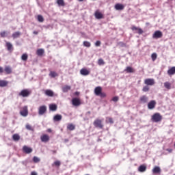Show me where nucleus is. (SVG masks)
I'll return each mask as SVG.
<instances>
[{
	"instance_id": "nucleus-1",
	"label": "nucleus",
	"mask_w": 175,
	"mask_h": 175,
	"mask_svg": "<svg viewBox=\"0 0 175 175\" xmlns=\"http://www.w3.org/2000/svg\"><path fill=\"white\" fill-rule=\"evenodd\" d=\"M152 122H161L162 121V116L159 113H155L152 116Z\"/></svg>"
},
{
	"instance_id": "nucleus-2",
	"label": "nucleus",
	"mask_w": 175,
	"mask_h": 175,
	"mask_svg": "<svg viewBox=\"0 0 175 175\" xmlns=\"http://www.w3.org/2000/svg\"><path fill=\"white\" fill-rule=\"evenodd\" d=\"M31 93L32 92L29 89H24L18 93V96H22V98H28Z\"/></svg>"
},
{
	"instance_id": "nucleus-3",
	"label": "nucleus",
	"mask_w": 175,
	"mask_h": 175,
	"mask_svg": "<svg viewBox=\"0 0 175 175\" xmlns=\"http://www.w3.org/2000/svg\"><path fill=\"white\" fill-rule=\"evenodd\" d=\"M46 113H47V107H46V105H42L39 107L38 108L39 116H43V114H46Z\"/></svg>"
},
{
	"instance_id": "nucleus-4",
	"label": "nucleus",
	"mask_w": 175,
	"mask_h": 175,
	"mask_svg": "<svg viewBox=\"0 0 175 175\" xmlns=\"http://www.w3.org/2000/svg\"><path fill=\"white\" fill-rule=\"evenodd\" d=\"M94 126L95 128H99L100 129H102L103 128V124H102V120L99 119H96L94 122Z\"/></svg>"
},
{
	"instance_id": "nucleus-5",
	"label": "nucleus",
	"mask_w": 175,
	"mask_h": 175,
	"mask_svg": "<svg viewBox=\"0 0 175 175\" xmlns=\"http://www.w3.org/2000/svg\"><path fill=\"white\" fill-rule=\"evenodd\" d=\"M163 36V33H162V31L157 30L154 31V33L152 35L153 39H161Z\"/></svg>"
},
{
	"instance_id": "nucleus-6",
	"label": "nucleus",
	"mask_w": 175,
	"mask_h": 175,
	"mask_svg": "<svg viewBox=\"0 0 175 175\" xmlns=\"http://www.w3.org/2000/svg\"><path fill=\"white\" fill-rule=\"evenodd\" d=\"M20 114L22 117H27L28 116V107H23V109L20 111Z\"/></svg>"
},
{
	"instance_id": "nucleus-7",
	"label": "nucleus",
	"mask_w": 175,
	"mask_h": 175,
	"mask_svg": "<svg viewBox=\"0 0 175 175\" xmlns=\"http://www.w3.org/2000/svg\"><path fill=\"white\" fill-rule=\"evenodd\" d=\"M144 83L146 85H154V84H155V81L154 79H146L144 81Z\"/></svg>"
},
{
	"instance_id": "nucleus-8",
	"label": "nucleus",
	"mask_w": 175,
	"mask_h": 175,
	"mask_svg": "<svg viewBox=\"0 0 175 175\" xmlns=\"http://www.w3.org/2000/svg\"><path fill=\"white\" fill-rule=\"evenodd\" d=\"M155 105H157L155 100L150 101L148 103V109H149V110H152L153 109H155Z\"/></svg>"
},
{
	"instance_id": "nucleus-9",
	"label": "nucleus",
	"mask_w": 175,
	"mask_h": 175,
	"mask_svg": "<svg viewBox=\"0 0 175 175\" xmlns=\"http://www.w3.org/2000/svg\"><path fill=\"white\" fill-rule=\"evenodd\" d=\"M23 152H25V154H31L33 150H32V148H29L27 146H24L23 147Z\"/></svg>"
},
{
	"instance_id": "nucleus-10",
	"label": "nucleus",
	"mask_w": 175,
	"mask_h": 175,
	"mask_svg": "<svg viewBox=\"0 0 175 175\" xmlns=\"http://www.w3.org/2000/svg\"><path fill=\"white\" fill-rule=\"evenodd\" d=\"M40 139L42 143H47V142H49L50 140V137L48 135L44 134L40 137Z\"/></svg>"
},
{
	"instance_id": "nucleus-11",
	"label": "nucleus",
	"mask_w": 175,
	"mask_h": 175,
	"mask_svg": "<svg viewBox=\"0 0 175 175\" xmlns=\"http://www.w3.org/2000/svg\"><path fill=\"white\" fill-rule=\"evenodd\" d=\"M5 47L7 48L8 51H10V53H12V51H13V50H14L13 44H12L11 42H6Z\"/></svg>"
},
{
	"instance_id": "nucleus-12",
	"label": "nucleus",
	"mask_w": 175,
	"mask_h": 175,
	"mask_svg": "<svg viewBox=\"0 0 175 175\" xmlns=\"http://www.w3.org/2000/svg\"><path fill=\"white\" fill-rule=\"evenodd\" d=\"M72 103L73 106H80V105H81V102L80 101V99L77 98H72Z\"/></svg>"
},
{
	"instance_id": "nucleus-13",
	"label": "nucleus",
	"mask_w": 175,
	"mask_h": 175,
	"mask_svg": "<svg viewBox=\"0 0 175 175\" xmlns=\"http://www.w3.org/2000/svg\"><path fill=\"white\" fill-rule=\"evenodd\" d=\"M80 73L82 76H88L90 75V70H87V68H82L80 70Z\"/></svg>"
},
{
	"instance_id": "nucleus-14",
	"label": "nucleus",
	"mask_w": 175,
	"mask_h": 175,
	"mask_svg": "<svg viewBox=\"0 0 175 175\" xmlns=\"http://www.w3.org/2000/svg\"><path fill=\"white\" fill-rule=\"evenodd\" d=\"M102 92V88L100 86H98L94 89V94L96 96H99L100 93Z\"/></svg>"
},
{
	"instance_id": "nucleus-15",
	"label": "nucleus",
	"mask_w": 175,
	"mask_h": 175,
	"mask_svg": "<svg viewBox=\"0 0 175 175\" xmlns=\"http://www.w3.org/2000/svg\"><path fill=\"white\" fill-rule=\"evenodd\" d=\"M140 103H147L148 102V97L147 96H142L139 98Z\"/></svg>"
},
{
	"instance_id": "nucleus-16",
	"label": "nucleus",
	"mask_w": 175,
	"mask_h": 175,
	"mask_svg": "<svg viewBox=\"0 0 175 175\" xmlns=\"http://www.w3.org/2000/svg\"><path fill=\"white\" fill-rule=\"evenodd\" d=\"M44 94L46 95V96H54V92H53L51 90H46Z\"/></svg>"
},
{
	"instance_id": "nucleus-17",
	"label": "nucleus",
	"mask_w": 175,
	"mask_h": 175,
	"mask_svg": "<svg viewBox=\"0 0 175 175\" xmlns=\"http://www.w3.org/2000/svg\"><path fill=\"white\" fill-rule=\"evenodd\" d=\"M61 120H62V115L56 114V115L53 117V121H54L55 122H58V121H61Z\"/></svg>"
},
{
	"instance_id": "nucleus-18",
	"label": "nucleus",
	"mask_w": 175,
	"mask_h": 175,
	"mask_svg": "<svg viewBox=\"0 0 175 175\" xmlns=\"http://www.w3.org/2000/svg\"><path fill=\"white\" fill-rule=\"evenodd\" d=\"M131 29L132 31H138L137 33L139 35H142V33H143V29L136 27V26H132Z\"/></svg>"
},
{
	"instance_id": "nucleus-19",
	"label": "nucleus",
	"mask_w": 175,
	"mask_h": 175,
	"mask_svg": "<svg viewBox=\"0 0 175 175\" xmlns=\"http://www.w3.org/2000/svg\"><path fill=\"white\" fill-rule=\"evenodd\" d=\"M124 72H126V73H135V70L131 66H127Z\"/></svg>"
},
{
	"instance_id": "nucleus-20",
	"label": "nucleus",
	"mask_w": 175,
	"mask_h": 175,
	"mask_svg": "<svg viewBox=\"0 0 175 175\" xmlns=\"http://www.w3.org/2000/svg\"><path fill=\"white\" fill-rule=\"evenodd\" d=\"M147 170V167L144 165H142L138 167V172H140V173H144Z\"/></svg>"
},
{
	"instance_id": "nucleus-21",
	"label": "nucleus",
	"mask_w": 175,
	"mask_h": 175,
	"mask_svg": "<svg viewBox=\"0 0 175 175\" xmlns=\"http://www.w3.org/2000/svg\"><path fill=\"white\" fill-rule=\"evenodd\" d=\"M124 5L120 3H117L116 5H115L116 10H124Z\"/></svg>"
},
{
	"instance_id": "nucleus-22",
	"label": "nucleus",
	"mask_w": 175,
	"mask_h": 175,
	"mask_svg": "<svg viewBox=\"0 0 175 175\" xmlns=\"http://www.w3.org/2000/svg\"><path fill=\"white\" fill-rule=\"evenodd\" d=\"M94 16L96 18H97V20H100L101 18H103V14L99 12H96Z\"/></svg>"
},
{
	"instance_id": "nucleus-23",
	"label": "nucleus",
	"mask_w": 175,
	"mask_h": 175,
	"mask_svg": "<svg viewBox=\"0 0 175 175\" xmlns=\"http://www.w3.org/2000/svg\"><path fill=\"white\" fill-rule=\"evenodd\" d=\"M71 88L72 87H70V85H66L62 88V90L63 92H68V91H70Z\"/></svg>"
},
{
	"instance_id": "nucleus-24",
	"label": "nucleus",
	"mask_w": 175,
	"mask_h": 175,
	"mask_svg": "<svg viewBox=\"0 0 175 175\" xmlns=\"http://www.w3.org/2000/svg\"><path fill=\"white\" fill-rule=\"evenodd\" d=\"M21 36V32L20 31H16L13 33L12 35L13 39H17V38H20Z\"/></svg>"
},
{
	"instance_id": "nucleus-25",
	"label": "nucleus",
	"mask_w": 175,
	"mask_h": 175,
	"mask_svg": "<svg viewBox=\"0 0 175 175\" xmlns=\"http://www.w3.org/2000/svg\"><path fill=\"white\" fill-rule=\"evenodd\" d=\"M174 74H175V67H172L167 70V75H169V76H172Z\"/></svg>"
},
{
	"instance_id": "nucleus-26",
	"label": "nucleus",
	"mask_w": 175,
	"mask_h": 175,
	"mask_svg": "<svg viewBox=\"0 0 175 175\" xmlns=\"http://www.w3.org/2000/svg\"><path fill=\"white\" fill-rule=\"evenodd\" d=\"M36 54L39 57H42V55H43V54H44V49H38L36 51Z\"/></svg>"
},
{
	"instance_id": "nucleus-27",
	"label": "nucleus",
	"mask_w": 175,
	"mask_h": 175,
	"mask_svg": "<svg viewBox=\"0 0 175 175\" xmlns=\"http://www.w3.org/2000/svg\"><path fill=\"white\" fill-rule=\"evenodd\" d=\"M9 82L5 80H0V87H7Z\"/></svg>"
},
{
	"instance_id": "nucleus-28",
	"label": "nucleus",
	"mask_w": 175,
	"mask_h": 175,
	"mask_svg": "<svg viewBox=\"0 0 175 175\" xmlns=\"http://www.w3.org/2000/svg\"><path fill=\"white\" fill-rule=\"evenodd\" d=\"M164 87L166 90H172V83L169 81H166L164 83Z\"/></svg>"
},
{
	"instance_id": "nucleus-29",
	"label": "nucleus",
	"mask_w": 175,
	"mask_h": 175,
	"mask_svg": "<svg viewBox=\"0 0 175 175\" xmlns=\"http://www.w3.org/2000/svg\"><path fill=\"white\" fill-rule=\"evenodd\" d=\"M49 110H51V111H57V105H55V104L50 105Z\"/></svg>"
},
{
	"instance_id": "nucleus-30",
	"label": "nucleus",
	"mask_w": 175,
	"mask_h": 175,
	"mask_svg": "<svg viewBox=\"0 0 175 175\" xmlns=\"http://www.w3.org/2000/svg\"><path fill=\"white\" fill-rule=\"evenodd\" d=\"M75 129L76 126L73 124H70L67 126V129H68V131H75Z\"/></svg>"
},
{
	"instance_id": "nucleus-31",
	"label": "nucleus",
	"mask_w": 175,
	"mask_h": 175,
	"mask_svg": "<svg viewBox=\"0 0 175 175\" xmlns=\"http://www.w3.org/2000/svg\"><path fill=\"white\" fill-rule=\"evenodd\" d=\"M12 139L14 142H18V140H20V135L18 134H14L12 135Z\"/></svg>"
},
{
	"instance_id": "nucleus-32",
	"label": "nucleus",
	"mask_w": 175,
	"mask_h": 175,
	"mask_svg": "<svg viewBox=\"0 0 175 175\" xmlns=\"http://www.w3.org/2000/svg\"><path fill=\"white\" fill-rule=\"evenodd\" d=\"M152 172L155 174L161 173V167L156 166L153 168Z\"/></svg>"
},
{
	"instance_id": "nucleus-33",
	"label": "nucleus",
	"mask_w": 175,
	"mask_h": 175,
	"mask_svg": "<svg viewBox=\"0 0 175 175\" xmlns=\"http://www.w3.org/2000/svg\"><path fill=\"white\" fill-rule=\"evenodd\" d=\"M4 70L7 75H10V73H12V68H10V66H5Z\"/></svg>"
},
{
	"instance_id": "nucleus-34",
	"label": "nucleus",
	"mask_w": 175,
	"mask_h": 175,
	"mask_svg": "<svg viewBox=\"0 0 175 175\" xmlns=\"http://www.w3.org/2000/svg\"><path fill=\"white\" fill-rule=\"evenodd\" d=\"M105 122L107 124H114V120H113V119L111 118L107 117L106 118Z\"/></svg>"
},
{
	"instance_id": "nucleus-35",
	"label": "nucleus",
	"mask_w": 175,
	"mask_h": 175,
	"mask_svg": "<svg viewBox=\"0 0 175 175\" xmlns=\"http://www.w3.org/2000/svg\"><path fill=\"white\" fill-rule=\"evenodd\" d=\"M57 3L58 6H65V1L64 0H57Z\"/></svg>"
},
{
	"instance_id": "nucleus-36",
	"label": "nucleus",
	"mask_w": 175,
	"mask_h": 175,
	"mask_svg": "<svg viewBox=\"0 0 175 175\" xmlns=\"http://www.w3.org/2000/svg\"><path fill=\"white\" fill-rule=\"evenodd\" d=\"M38 21H39V23H43V21H44V18H43V16L42 15H38Z\"/></svg>"
},
{
	"instance_id": "nucleus-37",
	"label": "nucleus",
	"mask_w": 175,
	"mask_h": 175,
	"mask_svg": "<svg viewBox=\"0 0 175 175\" xmlns=\"http://www.w3.org/2000/svg\"><path fill=\"white\" fill-rule=\"evenodd\" d=\"M33 162H34V163H38L40 162V159H39L38 157L35 156L33 158Z\"/></svg>"
},
{
	"instance_id": "nucleus-38",
	"label": "nucleus",
	"mask_w": 175,
	"mask_h": 175,
	"mask_svg": "<svg viewBox=\"0 0 175 175\" xmlns=\"http://www.w3.org/2000/svg\"><path fill=\"white\" fill-rule=\"evenodd\" d=\"M158 55H157L156 53H153L152 55H151V58H152V61H155L157 58Z\"/></svg>"
},
{
	"instance_id": "nucleus-39",
	"label": "nucleus",
	"mask_w": 175,
	"mask_h": 175,
	"mask_svg": "<svg viewBox=\"0 0 175 175\" xmlns=\"http://www.w3.org/2000/svg\"><path fill=\"white\" fill-rule=\"evenodd\" d=\"M83 46L85 47H91V42H90L88 41H84L83 42Z\"/></svg>"
},
{
	"instance_id": "nucleus-40",
	"label": "nucleus",
	"mask_w": 175,
	"mask_h": 175,
	"mask_svg": "<svg viewBox=\"0 0 175 175\" xmlns=\"http://www.w3.org/2000/svg\"><path fill=\"white\" fill-rule=\"evenodd\" d=\"M49 76H51V77H57V76H58V74H57V72L54 71H51L49 74Z\"/></svg>"
},
{
	"instance_id": "nucleus-41",
	"label": "nucleus",
	"mask_w": 175,
	"mask_h": 175,
	"mask_svg": "<svg viewBox=\"0 0 175 175\" xmlns=\"http://www.w3.org/2000/svg\"><path fill=\"white\" fill-rule=\"evenodd\" d=\"M21 59L22 61H27V59H28V55L27 54L22 55Z\"/></svg>"
},
{
	"instance_id": "nucleus-42",
	"label": "nucleus",
	"mask_w": 175,
	"mask_h": 175,
	"mask_svg": "<svg viewBox=\"0 0 175 175\" xmlns=\"http://www.w3.org/2000/svg\"><path fill=\"white\" fill-rule=\"evenodd\" d=\"M98 65H99L100 66L102 65H105V61L103 60V59H99L98 61Z\"/></svg>"
},
{
	"instance_id": "nucleus-43",
	"label": "nucleus",
	"mask_w": 175,
	"mask_h": 175,
	"mask_svg": "<svg viewBox=\"0 0 175 175\" xmlns=\"http://www.w3.org/2000/svg\"><path fill=\"white\" fill-rule=\"evenodd\" d=\"M142 91H144V92H147L148 91H150V88L148 86H144L142 89Z\"/></svg>"
},
{
	"instance_id": "nucleus-44",
	"label": "nucleus",
	"mask_w": 175,
	"mask_h": 175,
	"mask_svg": "<svg viewBox=\"0 0 175 175\" xmlns=\"http://www.w3.org/2000/svg\"><path fill=\"white\" fill-rule=\"evenodd\" d=\"M26 129H27V131H33V129L29 124H27L26 125Z\"/></svg>"
},
{
	"instance_id": "nucleus-45",
	"label": "nucleus",
	"mask_w": 175,
	"mask_h": 175,
	"mask_svg": "<svg viewBox=\"0 0 175 175\" xmlns=\"http://www.w3.org/2000/svg\"><path fill=\"white\" fill-rule=\"evenodd\" d=\"M53 163L55 166H61V161H55Z\"/></svg>"
},
{
	"instance_id": "nucleus-46",
	"label": "nucleus",
	"mask_w": 175,
	"mask_h": 175,
	"mask_svg": "<svg viewBox=\"0 0 175 175\" xmlns=\"http://www.w3.org/2000/svg\"><path fill=\"white\" fill-rule=\"evenodd\" d=\"M0 35H1V38H6V36H7L6 35V31L1 32Z\"/></svg>"
},
{
	"instance_id": "nucleus-47",
	"label": "nucleus",
	"mask_w": 175,
	"mask_h": 175,
	"mask_svg": "<svg viewBox=\"0 0 175 175\" xmlns=\"http://www.w3.org/2000/svg\"><path fill=\"white\" fill-rule=\"evenodd\" d=\"M98 96H100V98H106V93H103L101 92Z\"/></svg>"
},
{
	"instance_id": "nucleus-48",
	"label": "nucleus",
	"mask_w": 175,
	"mask_h": 175,
	"mask_svg": "<svg viewBox=\"0 0 175 175\" xmlns=\"http://www.w3.org/2000/svg\"><path fill=\"white\" fill-rule=\"evenodd\" d=\"M100 44H101L100 41H99V40L96 41L95 42L96 47H99V46H100Z\"/></svg>"
},
{
	"instance_id": "nucleus-49",
	"label": "nucleus",
	"mask_w": 175,
	"mask_h": 175,
	"mask_svg": "<svg viewBox=\"0 0 175 175\" xmlns=\"http://www.w3.org/2000/svg\"><path fill=\"white\" fill-rule=\"evenodd\" d=\"M118 96H114L113 98H112V100L113 102H118Z\"/></svg>"
},
{
	"instance_id": "nucleus-50",
	"label": "nucleus",
	"mask_w": 175,
	"mask_h": 175,
	"mask_svg": "<svg viewBox=\"0 0 175 175\" xmlns=\"http://www.w3.org/2000/svg\"><path fill=\"white\" fill-rule=\"evenodd\" d=\"M119 44L121 46V47H125V44L122 42H119Z\"/></svg>"
},
{
	"instance_id": "nucleus-51",
	"label": "nucleus",
	"mask_w": 175,
	"mask_h": 175,
	"mask_svg": "<svg viewBox=\"0 0 175 175\" xmlns=\"http://www.w3.org/2000/svg\"><path fill=\"white\" fill-rule=\"evenodd\" d=\"M31 175H38V173L35 171L31 172Z\"/></svg>"
},
{
	"instance_id": "nucleus-52",
	"label": "nucleus",
	"mask_w": 175,
	"mask_h": 175,
	"mask_svg": "<svg viewBox=\"0 0 175 175\" xmlns=\"http://www.w3.org/2000/svg\"><path fill=\"white\" fill-rule=\"evenodd\" d=\"M166 151H168V152H172L173 151V149H171V148H167L166 149Z\"/></svg>"
},
{
	"instance_id": "nucleus-53",
	"label": "nucleus",
	"mask_w": 175,
	"mask_h": 175,
	"mask_svg": "<svg viewBox=\"0 0 175 175\" xmlns=\"http://www.w3.org/2000/svg\"><path fill=\"white\" fill-rule=\"evenodd\" d=\"M33 33L34 35H38V34L39 33V31H33Z\"/></svg>"
},
{
	"instance_id": "nucleus-54",
	"label": "nucleus",
	"mask_w": 175,
	"mask_h": 175,
	"mask_svg": "<svg viewBox=\"0 0 175 175\" xmlns=\"http://www.w3.org/2000/svg\"><path fill=\"white\" fill-rule=\"evenodd\" d=\"M0 73H3V68L0 67Z\"/></svg>"
},
{
	"instance_id": "nucleus-55",
	"label": "nucleus",
	"mask_w": 175,
	"mask_h": 175,
	"mask_svg": "<svg viewBox=\"0 0 175 175\" xmlns=\"http://www.w3.org/2000/svg\"><path fill=\"white\" fill-rule=\"evenodd\" d=\"M68 142H69V139H64V142H65V143H68Z\"/></svg>"
},
{
	"instance_id": "nucleus-56",
	"label": "nucleus",
	"mask_w": 175,
	"mask_h": 175,
	"mask_svg": "<svg viewBox=\"0 0 175 175\" xmlns=\"http://www.w3.org/2000/svg\"><path fill=\"white\" fill-rule=\"evenodd\" d=\"M47 132L51 133V129H49L47 130Z\"/></svg>"
},
{
	"instance_id": "nucleus-57",
	"label": "nucleus",
	"mask_w": 175,
	"mask_h": 175,
	"mask_svg": "<svg viewBox=\"0 0 175 175\" xmlns=\"http://www.w3.org/2000/svg\"><path fill=\"white\" fill-rule=\"evenodd\" d=\"M79 2H83L84 0H78Z\"/></svg>"
},
{
	"instance_id": "nucleus-58",
	"label": "nucleus",
	"mask_w": 175,
	"mask_h": 175,
	"mask_svg": "<svg viewBox=\"0 0 175 175\" xmlns=\"http://www.w3.org/2000/svg\"><path fill=\"white\" fill-rule=\"evenodd\" d=\"M75 94H76V95H78V94H79V92H77Z\"/></svg>"
},
{
	"instance_id": "nucleus-59",
	"label": "nucleus",
	"mask_w": 175,
	"mask_h": 175,
	"mask_svg": "<svg viewBox=\"0 0 175 175\" xmlns=\"http://www.w3.org/2000/svg\"><path fill=\"white\" fill-rule=\"evenodd\" d=\"M174 175H175V174Z\"/></svg>"
}]
</instances>
